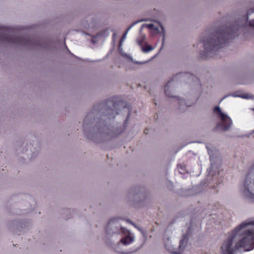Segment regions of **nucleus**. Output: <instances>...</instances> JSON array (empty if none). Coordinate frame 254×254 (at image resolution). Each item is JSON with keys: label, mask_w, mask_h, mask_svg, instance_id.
<instances>
[{"label": "nucleus", "mask_w": 254, "mask_h": 254, "mask_svg": "<svg viewBox=\"0 0 254 254\" xmlns=\"http://www.w3.org/2000/svg\"><path fill=\"white\" fill-rule=\"evenodd\" d=\"M247 27L254 29V7L248 9L240 22H236L229 26L217 28L215 32L208 36H202L199 42L203 44L204 51H200L199 56L202 59L212 58L215 53L223 48L230 39L238 37L241 31Z\"/></svg>", "instance_id": "obj_1"}, {"label": "nucleus", "mask_w": 254, "mask_h": 254, "mask_svg": "<svg viewBox=\"0 0 254 254\" xmlns=\"http://www.w3.org/2000/svg\"><path fill=\"white\" fill-rule=\"evenodd\" d=\"M254 249V220L248 219L237 226L221 247L222 254H235Z\"/></svg>", "instance_id": "obj_2"}, {"label": "nucleus", "mask_w": 254, "mask_h": 254, "mask_svg": "<svg viewBox=\"0 0 254 254\" xmlns=\"http://www.w3.org/2000/svg\"><path fill=\"white\" fill-rule=\"evenodd\" d=\"M188 79L192 80L196 83L199 87H201L200 80L198 78L189 72H179L173 76L171 79L167 82L164 87V92L165 95L169 97L176 98L178 104L179 105L178 109L180 110H184L187 107H190L194 104L197 100L198 98H195L190 102L186 101L183 98H180L178 96H172L169 87L170 85L174 82L177 83L178 82L185 81L189 82Z\"/></svg>", "instance_id": "obj_3"}, {"label": "nucleus", "mask_w": 254, "mask_h": 254, "mask_svg": "<svg viewBox=\"0 0 254 254\" xmlns=\"http://www.w3.org/2000/svg\"><path fill=\"white\" fill-rule=\"evenodd\" d=\"M112 118H115L116 115H122L126 116L124 123L117 127L112 126V138L121 134L125 129L131 113V107L126 101L123 100L121 97L112 96ZM113 140L112 139V143Z\"/></svg>", "instance_id": "obj_4"}, {"label": "nucleus", "mask_w": 254, "mask_h": 254, "mask_svg": "<svg viewBox=\"0 0 254 254\" xmlns=\"http://www.w3.org/2000/svg\"><path fill=\"white\" fill-rule=\"evenodd\" d=\"M210 160L211 162L210 167L207 169L208 176L207 178L198 186L194 187L195 190V194L202 192L206 187L209 189H215L216 187L221 184L222 180L218 179V176L219 171L218 168L215 167V165L212 162V157L210 156Z\"/></svg>", "instance_id": "obj_5"}, {"label": "nucleus", "mask_w": 254, "mask_h": 254, "mask_svg": "<svg viewBox=\"0 0 254 254\" xmlns=\"http://www.w3.org/2000/svg\"><path fill=\"white\" fill-rule=\"evenodd\" d=\"M13 29L10 28L0 26V41L23 46H31L35 44L30 38L17 37L13 35Z\"/></svg>", "instance_id": "obj_6"}, {"label": "nucleus", "mask_w": 254, "mask_h": 254, "mask_svg": "<svg viewBox=\"0 0 254 254\" xmlns=\"http://www.w3.org/2000/svg\"><path fill=\"white\" fill-rule=\"evenodd\" d=\"M240 189L244 198L254 203V164L249 168Z\"/></svg>", "instance_id": "obj_7"}, {"label": "nucleus", "mask_w": 254, "mask_h": 254, "mask_svg": "<svg viewBox=\"0 0 254 254\" xmlns=\"http://www.w3.org/2000/svg\"><path fill=\"white\" fill-rule=\"evenodd\" d=\"M147 198L148 193L144 187H132L129 190L127 199L130 204L134 207L144 206Z\"/></svg>", "instance_id": "obj_8"}, {"label": "nucleus", "mask_w": 254, "mask_h": 254, "mask_svg": "<svg viewBox=\"0 0 254 254\" xmlns=\"http://www.w3.org/2000/svg\"><path fill=\"white\" fill-rule=\"evenodd\" d=\"M213 113L217 115L222 122L218 123L214 128L215 131H226L229 129L232 125V121L227 114L223 113L219 106H215Z\"/></svg>", "instance_id": "obj_9"}, {"label": "nucleus", "mask_w": 254, "mask_h": 254, "mask_svg": "<svg viewBox=\"0 0 254 254\" xmlns=\"http://www.w3.org/2000/svg\"><path fill=\"white\" fill-rule=\"evenodd\" d=\"M190 227L188 228V232L183 234L182 239L180 241L179 250H176L170 252L171 254H183V251L189 241V233L190 231Z\"/></svg>", "instance_id": "obj_10"}, {"label": "nucleus", "mask_w": 254, "mask_h": 254, "mask_svg": "<svg viewBox=\"0 0 254 254\" xmlns=\"http://www.w3.org/2000/svg\"><path fill=\"white\" fill-rule=\"evenodd\" d=\"M120 232L125 234V236L120 240V243L124 246H127L131 244L134 241V237L131 236L130 231L124 227H121Z\"/></svg>", "instance_id": "obj_11"}, {"label": "nucleus", "mask_w": 254, "mask_h": 254, "mask_svg": "<svg viewBox=\"0 0 254 254\" xmlns=\"http://www.w3.org/2000/svg\"><path fill=\"white\" fill-rule=\"evenodd\" d=\"M230 95L234 97H240V98H241L243 99H254V96L252 94H247V93L239 94V93H238V92L232 93Z\"/></svg>", "instance_id": "obj_12"}, {"label": "nucleus", "mask_w": 254, "mask_h": 254, "mask_svg": "<svg viewBox=\"0 0 254 254\" xmlns=\"http://www.w3.org/2000/svg\"><path fill=\"white\" fill-rule=\"evenodd\" d=\"M118 51L120 53V54L123 57L127 58L128 59H129L130 60H133L131 57L128 55L127 54L125 53L124 52L123 48L122 47V44H119L118 48Z\"/></svg>", "instance_id": "obj_13"}, {"label": "nucleus", "mask_w": 254, "mask_h": 254, "mask_svg": "<svg viewBox=\"0 0 254 254\" xmlns=\"http://www.w3.org/2000/svg\"><path fill=\"white\" fill-rule=\"evenodd\" d=\"M178 169L179 172L181 174H185L187 173L186 166L185 164H180L178 165Z\"/></svg>", "instance_id": "obj_14"}, {"label": "nucleus", "mask_w": 254, "mask_h": 254, "mask_svg": "<svg viewBox=\"0 0 254 254\" xmlns=\"http://www.w3.org/2000/svg\"><path fill=\"white\" fill-rule=\"evenodd\" d=\"M160 28L162 30V36H163V38H162V46L160 48V50H161V49L163 48L164 44V42H165V28L163 25H160Z\"/></svg>", "instance_id": "obj_15"}, {"label": "nucleus", "mask_w": 254, "mask_h": 254, "mask_svg": "<svg viewBox=\"0 0 254 254\" xmlns=\"http://www.w3.org/2000/svg\"><path fill=\"white\" fill-rule=\"evenodd\" d=\"M153 49V48L152 46L150 45H147V47L146 48H143L142 51L144 53H148L151 51H152Z\"/></svg>", "instance_id": "obj_16"}, {"label": "nucleus", "mask_w": 254, "mask_h": 254, "mask_svg": "<svg viewBox=\"0 0 254 254\" xmlns=\"http://www.w3.org/2000/svg\"><path fill=\"white\" fill-rule=\"evenodd\" d=\"M126 221L127 223L132 225L134 227L137 228V229L140 230H141L140 228H139L138 227H137L136 224L135 223H134L133 221H132L131 220H130L129 219H126Z\"/></svg>", "instance_id": "obj_17"}, {"label": "nucleus", "mask_w": 254, "mask_h": 254, "mask_svg": "<svg viewBox=\"0 0 254 254\" xmlns=\"http://www.w3.org/2000/svg\"><path fill=\"white\" fill-rule=\"evenodd\" d=\"M127 34V32H125L124 33V34L123 35L122 38H121V39L120 40L119 44H123V43L124 42V41H125V40L126 38Z\"/></svg>", "instance_id": "obj_18"}, {"label": "nucleus", "mask_w": 254, "mask_h": 254, "mask_svg": "<svg viewBox=\"0 0 254 254\" xmlns=\"http://www.w3.org/2000/svg\"><path fill=\"white\" fill-rule=\"evenodd\" d=\"M147 27L150 29H154L155 30H156V31L159 32V29L158 28H155L154 27V25L152 23H150V24H149L147 25Z\"/></svg>", "instance_id": "obj_19"}, {"label": "nucleus", "mask_w": 254, "mask_h": 254, "mask_svg": "<svg viewBox=\"0 0 254 254\" xmlns=\"http://www.w3.org/2000/svg\"><path fill=\"white\" fill-rule=\"evenodd\" d=\"M137 22H135L134 23H133V24H131L129 27L127 29V30L125 32H127H127H128V31L132 28V27H133L136 23H137Z\"/></svg>", "instance_id": "obj_20"}, {"label": "nucleus", "mask_w": 254, "mask_h": 254, "mask_svg": "<svg viewBox=\"0 0 254 254\" xmlns=\"http://www.w3.org/2000/svg\"><path fill=\"white\" fill-rule=\"evenodd\" d=\"M143 42V40H138L137 43L139 45H141Z\"/></svg>", "instance_id": "obj_21"}, {"label": "nucleus", "mask_w": 254, "mask_h": 254, "mask_svg": "<svg viewBox=\"0 0 254 254\" xmlns=\"http://www.w3.org/2000/svg\"><path fill=\"white\" fill-rule=\"evenodd\" d=\"M134 63L136 64H142L143 63L142 62H138V61H135V62H134Z\"/></svg>", "instance_id": "obj_22"}, {"label": "nucleus", "mask_w": 254, "mask_h": 254, "mask_svg": "<svg viewBox=\"0 0 254 254\" xmlns=\"http://www.w3.org/2000/svg\"><path fill=\"white\" fill-rule=\"evenodd\" d=\"M170 186H170H170H169V187H168V188H169V189H170V190H172V188L173 187V184H172V183H170Z\"/></svg>", "instance_id": "obj_23"}, {"label": "nucleus", "mask_w": 254, "mask_h": 254, "mask_svg": "<svg viewBox=\"0 0 254 254\" xmlns=\"http://www.w3.org/2000/svg\"><path fill=\"white\" fill-rule=\"evenodd\" d=\"M115 36H116V34L115 33H114L113 35H112V41L114 40V39H115Z\"/></svg>", "instance_id": "obj_24"}, {"label": "nucleus", "mask_w": 254, "mask_h": 254, "mask_svg": "<svg viewBox=\"0 0 254 254\" xmlns=\"http://www.w3.org/2000/svg\"><path fill=\"white\" fill-rule=\"evenodd\" d=\"M148 129H147V128H146V129H145L144 130V133H145V134H148Z\"/></svg>", "instance_id": "obj_25"}, {"label": "nucleus", "mask_w": 254, "mask_h": 254, "mask_svg": "<svg viewBox=\"0 0 254 254\" xmlns=\"http://www.w3.org/2000/svg\"><path fill=\"white\" fill-rule=\"evenodd\" d=\"M109 223H110V221H109ZM109 223H108V225H107V228H106V233H108L107 228H108V226H109Z\"/></svg>", "instance_id": "obj_26"}, {"label": "nucleus", "mask_w": 254, "mask_h": 254, "mask_svg": "<svg viewBox=\"0 0 254 254\" xmlns=\"http://www.w3.org/2000/svg\"><path fill=\"white\" fill-rule=\"evenodd\" d=\"M229 95H226L225 96H224L221 100H220V102H221L224 99H225L226 97H227V96H228Z\"/></svg>", "instance_id": "obj_27"}, {"label": "nucleus", "mask_w": 254, "mask_h": 254, "mask_svg": "<svg viewBox=\"0 0 254 254\" xmlns=\"http://www.w3.org/2000/svg\"><path fill=\"white\" fill-rule=\"evenodd\" d=\"M240 83L242 84H246V83H245V82H241Z\"/></svg>", "instance_id": "obj_28"}, {"label": "nucleus", "mask_w": 254, "mask_h": 254, "mask_svg": "<svg viewBox=\"0 0 254 254\" xmlns=\"http://www.w3.org/2000/svg\"><path fill=\"white\" fill-rule=\"evenodd\" d=\"M254 133V129L253 130L252 132L251 133V134Z\"/></svg>", "instance_id": "obj_29"}, {"label": "nucleus", "mask_w": 254, "mask_h": 254, "mask_svg": "<svg viewBox=\"0 0 254 254\" xmlns=\"http://www.w3.org/2000/svg\"><path fill=\"white\" fill-rule=\"evenodd\" d=\"M112 222H113V221H114V218H113V217H112Z\"/></svg>", "instance_id": "obj_30"}, {"label": "nucleus", "mask_w": 254, "mask_h": 254, "mask_svg": "<svg viewBox=\"0 0 254 254\" xmlns=\"http://www.w3.org/2000/svg\"><path fill=\"white\" fill-rule=\"evenodd\" d=\"M190 194H191V193H189L188 195H190Z\"/></svg>", "instance_id": "obj_31"}]
</instances>
